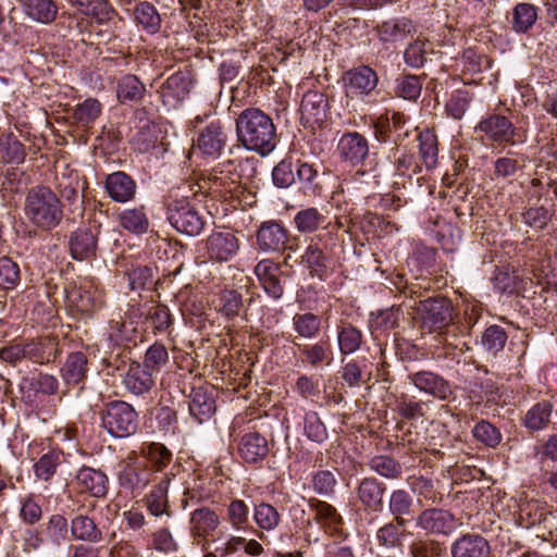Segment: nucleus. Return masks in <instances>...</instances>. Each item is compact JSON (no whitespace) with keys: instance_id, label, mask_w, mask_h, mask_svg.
Segmentation results:
<instances>
[{"instance_id":"obj_1","label":"nucleus","mask_w":557,"mask_h":557,"mask_svg":"<svg viewBox=\"0 0 557 557\" xmlns=\"http://www.w3.org/2000/svg\"><path fill=\"white\" fill-rule=\"evenodd\" d=\"M422 329L437 333L438 342L453 349L463 351L459 338L470 334L480 318L474 306L467 307L460 315L455 313L453 302L445 297H434L421 301ZM462 346H466L462 343Z\"/></svg>"},{"instance_id":"obj_2","label":"nucleus","mask_w":557,"mask_h":557,"mask_svg":"<svg viewBox=\"0 0 557 557\" xmlns=\"http://www.w3.org/2000/svg\"><path fill=\"white\" fill-rule=\"evenodd\" d=\"M23 212L30 225L44 232L58 227L64 216L62 201L57 193L46 185H36L26 191Z\"/></svg>"},{"instance_id":"obj_3","label":"nucleus","mask_w":557,"mask_h":557,"mask_svg":"<svg viewBox=\"0 0 557 557\" xmlns=\"http://www.w3.org/2000/svg\"><path fill=\"white\" fill-rule=\"evenodd\" d=\"M238 140L249 150L262 156L276 146V128L272 119L257 108L245 109L236 120Z\"/></svg>"},{"instance_id":"obj_4","label":"nucleus","mask_w":557,"mask_h":557,"mask_svg":"<svg viewBox=\"0 0 557 557\" xmlns=\"http://www.w3.org/2000/svg\"><path fill=\"white\" fill-rule=\"evenodd\" d=\"M185 187H173L163 198L166 219L180 233L188 236L199 235L205 225V216L199 212L189 196L185 194Z\"/></svg>"},{"instance_id":"obj_5","label":"nucleus","mask_w":557,"mask_h":557,"mask_svg":"<svg viewBox=\"0 0 557 557\" xmlns=\"http://www.w3.org/2000/svg\"><path fill=\"white\" fill-rule=\"evenodd\" d=\"M69 2L84 14L71 20L69 24L71 30L76 29L79 34L102 35L112 32L111 25H116L119 22L108 0H69Z\"/></svg>"},{"instance_id":"obj_6","label":"nucleus","mask_w":557,"mask_h":557,"mask_svg":"<svg viewBox=\"0 0 557 557\" xmlns=\"http://www.w3.org/2000/svg\"><path fill=\"white\" fill-rule=\"evenodd\" d=\"M482 141L500 147L516 146L525 143L528 129L513 124L507 116L491 113L483 117L474 127Z\"/></svg>"},{"instance_id":"obj_7","label":"nucleus","mask_w":557,"mask_h":557,"mask_svg":"<svg viewBox=\"0 0 557 557\" xmlns=\"http://www.w3.org/2000/svg\"><path fill=\"white\" fill-rule=\"evenodd\" d=\"M199 188L206 189L211 196L223 200H236L242 203L246 187L240 174L235 170L234 162L219 164L199 182Z\"/></svg>"},{"instance_id":"obj_8","label":"nucleus","mask_w":557,"mask_h":557,"mask_svg":"<svg viewBox=\"0 0 557 557\" xmlns=\"http://www.w3.org/2000/svg\"><path fill=\"white\" fill-rule=\"evenodd\" d=\"M102 426L114 437H128L136 433L138 414L134 407L123 400L107 403L101 410Z\"/></svg>"},{"instance_id":"obj_9","label":"nucleus","mask_w":557,"mask_h":557,"mask_svg":"<svg viewBox=\"0 0 557 557\" xmlns=\"http://www.w3.org/2000/svg\"><path fill=\"white\" fill-rule=\"evenodd\" d=\"M145 462L136 451H131L119 463V484L134 496L140 495L148 485L157 482V474H152Z\"/></svg>"},{"instance_id":"obj_10","label":"nucleus","mask_w":557,"mask_h":557,"mask_svg":"<svg viewBox=\"0 0 557 557\" xmlns=\"http://www.w3.org/2000/svg\"><path fill=\"white\" fill-rule=\"evenodd\" d=\"M66 304L73 314L91 317L104 305V294L92 281L85 278L66 292Z\"/></svg>"},{"instance_id":"obj_11","label":"nucleus","mask_w":557,"mask_h":557,"mask_svg":"<svg viewBox=\"0 0 557 557\" xmlns=\"http://www.w3.org/2000/svg\"><path fill=\"white\" fill-rule=\"evenodd\" d=\"M307 83L302 82L298 85V90L302 91V97L299 106L300 123L305 127L314 129L321 127L326 121L329 113V100L322 88L313 86L307 88Z\"/></svg>"},{"instance_id":"obj_12","label":"nucleus","mask_w":557,"mask_h":557,"mask_svg":"<svg viewBox=\"0 0 557 557\" xmlns=\"http://www.w3.org/2000/svg\"><path fill=\"white\" fill-rule=\"evenodd\" d=\"M220 525L221 518L211 507L201 506L190 512L189 534L202 550L209 549L211 542L215 541Z\"/></svg>"},{"instance_id":"obj_13","label":"nucleus","mask_w":557,"mask_h":557,"mask_svg":"<svg viewBox=\"0 0 557 557\" xmlns=\"http://www.w3.org/2000/svg\"><path fill=\"white\" fill-rule=\"evenodd\" d=\"M258 248L264 252H281L286 249L295 250L290 245L289 231L281 221L270 220L262 222L256 234Z\"/></svg>"},{"instance_id":"obj_14","label":"nucleus","mask_w":557,"mask_h":557,"mask_svg":"<svg viewBox=\"0 0 557 557\" xmlns=\"http://www.w3.org/2000/svg\"><path fill=\"white\" fill-rule=\"evenodd\" d=\"M416 524L426 534L447 536L456 529V518L449 510L428 508L418 515Z\"/></svg>"},{"instance_id":"obj_15","label":"nucleus","mask_w":557,"mask_h":557,"mask_svg":"<svg viewBox=\"0 0 557 557\" xmlns=\"http://www.w3.org/2000/svg\"><path fill=\"white\" fill-rule=\"evenodd\" d=\"M386 488V484L376 478L367 476L360 480L356 497L361 508L368 513H380L383 510Z\"/></svg>"},{"instance_id":"obj_16","label":"nucleus","mask_w":557,"mask_h":557,"mask_svg":"<svg viewBox=\"0 0 557 557\" xmlns=\"http://www.w3.org/2000/svg\"><path fill=\"white\" fill-rule=\"evenodd\" d=\"M407 123V116L397 111L387 110L374 122V136L381 143H386L392 133H396L395 144L403 146L405 139L410 135L409 129L403 131Z\"/></svg>"},{"instance_id":"obj_17","label":"nucleus","mask_w":557,"mask_h":557,"mask_svg":"<svg viewBox=\"0 0 557 557\" xmlns=\"http://www.w3.org/2000/svg\"><path fill=\"white\" fill-rule=\"evenodd\" d=\"M209 260L227 262L238 252L240 244L235 234L231 232H213L205 240Z\"/></svg>"},{"instance_id":"obj_18","label":"nucleus","mask_w":557,"mask_h":557,"mask_svg":"<svg viewBox=\"0 0 557 557\" xmlns=\"http://www.w3.org/2000/svg\"><path fill=\"white\" fill-rule=\"evenodd\" d=\"M301 263L309 271L310 276L325 280L330 273L332 259L322 244V236L311 238L304 255Z\"/></svg>"},{"instance_id":"obj_19","label":"nucleus","mask_w":557,"mask_h":557,"mask_svg":"<svg viewBox=\"0 0 557 557\" xmlns=\"http://www.w3.org/2000/svg\"><path fill=\"white\" fill-rule=\"evenodd\" d=\"M408 380L420 392L434 398L446 400L453 395L451 384L442 375L433 371L421 370L410 373L408 375Z\"/></svg>"},{"instance_id":"obj_20","label":"nucleus","mask_w":557,"mask_h":557,"mask_svg":"<svg viewBox=\"0 0 557 557\" xmlns=\"http://www.w3.org/2000/svg\"><path fill=\"white\" fill-rule=\"evenodd\" d=\"M100 226H82L70 235L69 247L73 259L84 261L96 256Z\"/></svg>"},{"instance_id":"obj_21","label":"nucleus","mask_w":557,"mask_h":557,"mask_svg":"<svg viewBox=\"0 0 557 557\" xmlns=\"http://www.w3.org/2000/svg\"><path fill=\"white\" fill-rule=\"evenodd\" d=\"M136 181L124 171H115L107 175L104 190L111 200L117 203H126L135 200L137 195Z\"/></svg>"},{"instance_id":"obj_22","label":"nucleus","mask_w":557,"mask_h":557,"mask_svg":"<svg viewBox=\"0 0 557 557\" xmlns=\"http://www.w3.org/2000/svg\"><path fill=\"white\" fill-rule=\"evenodd\" d=\"M193 77L189 71H178L172 74L160 87L162 102L175 108L190 91Z\"/></svg>"},{"instance_id":"obj_23","label":"nucleus","mask_w":557,"mask_h":557,"mask_svg":"<svg viewBox=\"0 0 557 557\" xmlns=\"http://www.w3.org/2000/svg\"><path fill=\"white\" fill-rule=\"evenodd\" d=\"M24 347L26 360L37 364L54 362L61 354L58 339L51 336L24 339Z\"/></svg>"},{"instance_id":"obj_24","label":"nucleus","mask_w":557,"mask_h":557,"mask_svg":"<svg viewBox=\"0 0 557 557\" xmlns=\"http://www.w3.org/2000/svg\"><path fill=\"white\" fill-rule=\"evenodd\" d=\"M227 143V133L221 121H212L203 127L196 140L197 149L206 156L218 157Z\"/></svg>"},{"instance_id":"obj_25","label":"nucleus","mask_w":557,"mask_h":557,"mask_svg":"<svg viewBox=\"0 0 557 557\" xmlns=\"http://www.w3.org/2000/svg\"><path fill=\"white\" fill-rule=\"evenodd\" d=\"M343 81L349 92L363 97L376 88L379 76L369 65H359L346 71Z\"/></svg>"},{"instance_id":"obj_26","label":"nucleus","mask_w":557,"mask_h":557,"mask_svg":"<svg viewBox=\"0 0 557 557\" xmlns=\"http://www.w3.org/2000/svg\"><path fill=\"white\" fill-rule=\"evenodd\" d=\"M75 484L81 493H87L92 497H106L109 491L108 475L91 467L83 466L75 475Z\"/></svg>"},{"instance_id":"obj_27","label":"nucleus","mask_w":557,"mask_h":557,"mask_svg":"<svg viewBox=\"0 0 557 557\" xmlns=\"http://www.w3.org/2000/svg\"><path fill=\"white\" fill-rule=\"evenodd\" d=\"M173 476V474H162L160 480L152 484L149 493L144 496V505L151 516H171L168 492Z\"/></svg>"},{"instance_id":"obj_28","label":"nucleus","mask_w":557,"mask_h":557,"mask_svg":"<svg viewBox=\"0 0 557 557\" xmlns=\"http://www.w3.org/2000/svg\"><path fill=\"white\" fill-rule=\"evenodd\" d=\"M341 158L351 165L362 164L369 156V143L358 132L345 133L337 145Z\"/></svg>"},{"instance_id":"obj_29","label":"nucleus","mask_w":557,"mask_h":557,"mask_svg":"<svg viewBox=\"0 0 557 557\" xmlns=\"http://www.w3.org/2000/svg\"><path fill=\"white\" fill-rule=\"evenodd\" d=\"M255 274L268 296L275 300L282 298L284 287L280 280L282 270L278 263L269 259L261 260L255 267Z\"/></svg>"},{"instance_id":"obj_30","label":"nucleus","mask_w":557,"mask_h":557,"mask_svg":"<svg viewBox=\"0 0 557 557\" xmlns=\"http://www.w3.org/2000/svg\"><path fill=\"white\" fill-rule=\"evenodd\" d=\"M138 456L141 460H146V466L152 474H157V480H160L162 474H170L165 469L172 462L173 455L165 445L157 442L146 444L141 447Z\"/></svg>"},{"instance_id":"obj_31","label":"nucleus","mask_w":557,"mask_h":557,"mask_svg":"<svg viewBox=\"0 0 557 557\" xmlns=\"http://www.w3.org/2000/svg\"><path fill=\"white\" fill-rule=\"evenodd\" d=\"M308 507L314 515L313 520L324 530V532L334 534L341 529L343 518L333 505L315 497H311L308 499Z\"/></svg>"},{"instance_id":"obj_32","label":"nucleus","mask_w":557,"mask_h":557,"mask_svg":"<svg viewBox=\"0 0 557 557\" xmlns=\"http://www.w3.org/2000/svg\"><path fill=\"white\" fill-rule=\"evenodd\" d=\"M188 409L190 416L199 423L211 419L216 410L215 400L209 387H194L190 393Z\"/></svg>"},{"instance_id":"obj_33","label":"nucleus","mask_w":557,"mask_h":557,"mask_svg":"<svg viewBox=\"0 0 557 557\" xmlns=\"http://www.w3.org/2000/svg\"><path fill=\"white\" fill-rule=\"evenodd\" d=\"M238 454L246 463H257L269 454L267 438L258 432L244 434L238 442Z\"/></svg>"},{"instance_id":"obj_34","label":"nucleus","mask_w":557,"mask_h":557,"mask_svg":"<svg viewBox=\"0 0 557 557\" xmlns=\"http://www.w3.org/2000/svg\"><path fill=\"white\" fill-rule=\"evenodd\" d=\"M336 341L341 355L348 356L358 351L363 342L362 331L346 319L336 323Z\"/></svg>"},{"instance_id":"obj_35","label":"nucleus","mask_w":557,"mask_h":557,"mask_svg":"<svg viewBox=\"0 0 557 557\" xmlns=\"http://www.w3.org/2000/svg\"><path fill=\"white\" fill-rule=\"evenodd\" d=\"M154 375V373L139 362H133L128 367L123 383L129 393L140 396L152 389L156 383Z\"/></svg>"},{"instance_id":"obj_36","label":"nucleus","mask_w":557,"mask_h":557,"mask_svg":"<svg viewBox=\"0 0 557 557\" xmlns=\"http://www.w3.org/2000/svg\"><path fill=\"white\" fill-rule=\"evenodd\" d=\"M293 344L298 347L302 361L312 368L327 367L333 362L334 354L329 341H319L306 345L293 341Z\"/></svg>"},{"instance_id":"obj_37","label":"nucleus","mask_w":557,"mask_h":557,"mask_svg":"<svg viewBox=\"0 0 557 557\" xmlns=\"http://www.w3.org/2000/svg\"><path fill=\"white\" fill-rule=\"evenodd\" d=\"M453 557H488V542L480 534L468 533L451 545Z\"/></svg>"},{"instance_id":"obj_38","label":"nucleus","mask_w":557,"mask_h":557,"mask_svg":"<svg viewBox=\"0 0 557 557\" xmlns=\"http://www.w3.org/2000/svg\"><path fill=\"white\" fill-rule=\"evenodd\" d=\"M119 225L135 235L146 234L150 227L147 208L144 205L127 208L117 214Z\"/></svg>"},{"instance_id":"obj_39","label":"nucleus","mask_w":557,"mask_h":557,"mask_svg":"<svg viewBox=\"0 0 557 557\" xmlns=\"http://www.w3.org/2000/svg\"><path fill=\"white\" fill-rule=\"evenodd\" d=\"M418 132L416 140L418 141L419 156L428 170L434 169L437 164L438 139L433 129L414 127Z\"/></svg>"},{"instance_id":"obj_40","label":"nucleus","mask_w":557,"mask_h":557,"mask_svg":"<svg viewBox=\"0 0 557 557\" xmlns=\"http://www.w3.org/2000/svg\"><path fill=\"white\" fill-rule=\"evenodd\" d=\"M87 373L88 359L82 351L70 354L61 368V375L67 385H79L87 377Z\"/></svg>"},{"instance_id":"obj_41","label":"nucleus","mask_w":557,"mask_h":557,"mask_svg":"<svg viewBox=\"0 0 557 557\" xmlns=\"http://www.w3.org/2000/svg\"><path fill=\"white\" fill-rule=\"evenodd\" d=\"M71 535L75 541L99 543L103 533L95 520L87 515H77L71 520Z\"/></svg>"},{"instance_id":"obj_42","label":"nucleus","mask_w":557,"mask_h":557,"mask_svg":"<svg viewBox=\"0 0 557 557\" xmlns=\"http://www.w3.org/2000/svg\"><path fill=\"white\" fill-rule=\"evenodd\" d=\"M293 222L300 234H313L320 230L325 231L327 215L315 207H307L295 214Z\"/></svg>"},{"instance_id":"obj_43","label":"nucleus","mask_w":557,"mask_h":557,"mask_svg":"<svg viewBox=\"0 0 557 557\" xmlns=\"http://www.w3.org/2000/svg\"><path fill=\"white\" fill-rule=\"evenodd\" d=\"M252 518L258 527V530H256L255 533L260 540L265 537L264 532L275 530L281 523V515L278 510L265 502L255 505Z\"/></svg>"},{"instance_id":"obj_44","label":"nucleus","mask_w":557,"mask_h":557,"mask_svg":"<svg viewBox=\"0 0 557 557\" xmlns=\"http://www.w3.org/2000/svg\"><path fill=\"white\" fill-rule=\"evenodd\" d=\"M553 404L549 400H541L534 404L522 418V425L532 432L546 429L550 423Z\"/></svg>"},{"instance_id":"obj_45","label":"nucleus","mask_w":557,"mask_h":557,"mask_svg":"<svg viewBox=\"0 0 557 557\" xmlns=\"http://www.w3.org/2000/svg\"><path fill=\"white\" fill-rule=\"evenodd\" d=\"M213 306L224 318L233 320L239 315L244 308L243 296L235 289L224 288L216 295Z\"/></svg>"},{"instance_id":"obj_46","label":"nucleus","mask_w":557,"mask_h":557,"mask_svg":"<svg viewBox=\"0 0 557 557\" xmlns=\"http://www.w3.org/2000/svg\"><path fill=\"white\" fill-rule=\"evenodd\" d=\"M341 377L349 387H359L368 383L371 380V371L368 370L367 359H350L343 366Z\"/></svg>"},{"instance_id":"obj_47","label":"nucleus","mask_w":557,"mask_h":557,"mask_svg":"<svg viewBox=\"0 0 557 557\" xmlns=\"http://www.w3.org/2000/svg\"><path fill=\"white\" fill-rule=\"evenodd\" d=\"M413 499L406 490H394L388 498V510L393 520L399 523L408 522L407 517L412 516Z\"/></svg>"},{"instance_id":"obj_48","label":"nucleus","mask_w":557,"mask_h":557,"mask_svg":"<svg viewBox=\"0 0 557 557\" xmlns=\"http://www.w3.org/2000/svg\"><path fill=\"white\" fill-rule=\"evenodd\" d=\"M405 528L406 523H399L395 520L383 524L375 533L377 545L388 549L401 547L406 536Z\"/></svg>"},{"instance_id":"obj_49","label":"nucleus","mask_w":557,"mask_h":557,"mask_svg":"<svg viewBox=\"0 0 557 557\" xmlns=\"http://www.w3.org/2000/svg\"><path fill=\"white\" fill-rule=\"evenodd\" d=\"M40 529L48 544L60 546L67 537L69 522L63 515L53 513Z\"/></svg>"},{"instance_id":"obj_50","label":"nucleus","mask_w":557,"mask_h":557,"mask_svg":"<svg viewBox=\"0 0 557 557\" xmlns=\"http://www.w3.org/2000/svg\"><path fill=\"white\" fill-rule=\"evenodd\" d=\"M146 321L153 334L170 332L174 324V318L170 309L163 304H152L146 312Z\"/></svg>"},{"instance_id":"obj_51","label":"nucleus","mask_w":557,"mask_h":557,"mask_svg":"<svg viewBox=\"0 0 557 557\" xmlns=\"http://www.w3.org/2000/svg\"><path fill=\"white\" fill-rule=\"evenodd\" d=\"M21 3L28 16L41 23L52 22L58 13V7L53 0H21Z\"/></svg>"},{"instance_id":"obj_52","label":"nucleus","mask_w":557,"mask_h":557,"mask_svg":"<svg viewBox=\"0 0 557 557\" xmlns=\"http://www.w3.org/2000/svg\"><path fill=\"white\" fill-rule=\"evenodd\" d=\"M322 327L321 318L312 312L296 313L293 317V329L299 337L315 338Z\"/></svg>"},{"instance_id":"obj_53","label":"nucleus","mask_w":557,"mask_h":557,"mask_svg":"<svg viewBox=\"0 0 557 557\" xmlns=\"http://www.w3.org/2000/svg\"><path fill=\"white\" fill-rule=\"evenodd\" d=\"M134 18L148 34H156L161 27V17L156 8L149 2H140L134 9Z\"/></svg>"},{"instance_id":"obj_54","label":"nucleus","mask_w":557,"mask_h":557,"mask_svg":"<svg viewBox=\"0 0 557 557\" xmlns=\"http://www.w3.org/2000/svg\"><path fill=\"white\" fill-rule=\"evenodd\" d=\"M145 91V85L135 75H124L117 82L116 96L120 102L138 101Z\"/></svg>"},{"instance_id":"obj_55","label":"nucleus","mask_w":557,"mask_h":557,"mask_svg":"<svg viewBox=\"0 0 557 557\" xmlns=\"http://www.w3.org/2000/svg\"><path fill=\"white\" fill-rule=\"evenodd\" d=\"M430 53H433L432 42L426 37L418 38L406 48L405 62L411 67H421Z\"/></svg>"},{"instance_id":"obj_56","label":"nucleus","mask_w":557,"mask_h":557,"mask_svg":"<svg viewBox=\"0 0 557 557\" xmlns=\"http://www.w3.org/2000/svg\"><path fill=\"white\" fill-rule=\"evenodd\" d=\"M393 225L384 216L367 211L360 220V230L372 237H381L392 232Z\"/></svg>"},{"instance_id":"obj_57","label":"nucleus","mask_w":557,"mask_h":557,"mask_svg":"<svg viewBox=\"0 0 557 557\" xmlns=\"http://www.w3.org/2000/svg\"><path fill=\"white\" fill-rule=\"evenodd\" d=\"M101 112L102 104L95 98H88L75 107L73 119L79 125L87 127L100 116Z\"/></svg>"},{"instance_id":"obj_58","label":"nucleus","mask_w":557,"mask_h":557,"mask_svg":"<svg viewBox=\"0 0 557 557\" xmlns=\"http://www.w3.org/2000/svg\"><path fill=\"white\" fill-rule=\"evenodd\" d=\"M369 467L372 471L389 480L398 479L403 472L401 465L396 459L385 455L372 457Z\"/></svg>"},{"instance_id":"obj_59","label":"nucleus","mask_w":557,"mask_h":557,"mask_svg":"<svg viewBox=\"0 0 557 557\" xmlns=\"http://www.w3.org/2000/svg\"><path fill=\"white\" fill-rule=\"evenodd\" d=\"M226 520L235 530H246L249 525V507L243 499H232L226 507Z\"/></svg>"},{"instance_id":"obj_60","label":"nucleus","mask_w":557,"mask_h":557,"mask_svg":"<svg viewBox=\"0 0 557 557\" xmlns=\"http://www.w3.org/2000/svg\"><path fill=\"white\" fill-rule=\"evenodd\" d=\"M304 434L306 437L317 444H322L327 440V430L318 412L308 411L304 416Z\"/></svg>"},{"instance_id":"obj_61","label":"nucleus","mask_w":557,"mask_h":557,"mask_svg":"<svg viewBox=\"0 0 557 557\" xmlns=\"http://www.w3.org/2000/svg\"><path fill=\"white\" fill-rule=\"evenodd\" d=\"M25 157L24 145L13 135L0 140V158L3 162L20 164Z\"/></svg>"},{"instance_id":"obj_62","label":"nucleus","mask_w":557,"mask_h":557,"mask_svg":"<svg viewBox=\"0 0 557 557\" xmlns=\"http://www.w3.org/2000/svg\"><path fill=\"white\" fill-rule=\"evenodd\" d=\"M507 338L506 331L502 326L494 324L486 327L483 332L481 345L487 352L496 355L504 349Z\"/></svg>"},{"instance_id":"obj_63","label":"nucleus","mask_w":557,"mask_h":557,"mask_svg":"<svg viewBox=\"0 0 557 557\" xmlns=\"http://www.w3.org/2000/svg\"><path fill=\"white\" fill-rule=\"evenodd\" d=\"M61 463V454L58 450H49L44 454L39 460L34 465V473L37 479L49 481L59 465Z\"/></svg>"},{"instance_id":"obj_64","label":"nucleus","mask_w":557,"mask_h":557,"mask_svg":"<svg viewBox=\"0 0 557 557\" xmlns=\"http://www.w3.org/2000/svg\"><path fill=\"white\" fill-rule=\"evenodd\" d=\"M337 484L334 473L330 470H318L311 474L310 486L314 493L331 497Z\"/></svg>"}]
</instances>
